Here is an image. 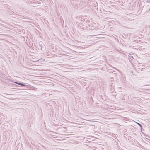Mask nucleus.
Masks as SVG:
<instances>
[{
    "label": "nucleus",
    "mask_w": 150,
    "mask_h": 150,
    "mask_svg": "<svg viewBox=\"0 0 150 150\" xmlns=\"http://www.w3.org/2000/svg\"><path fill=\"white\" fill-rule=\"evenodd\" d=\"M135 122L137 124L139 125V126L140 125H141L140 124L138 123H137V122Z\"/></svg>",
    "instance_id": "7ed1b4c3"
},
{
    "label": "nucleus",
    "mask_w": 150,
    "mask_h": 150,
    "mask_svg": "<svg viewBox=\"0 0 150 150\" xmlns=\"http://www.w3.org/2000/svg\"><path fill=\"white\" fill-rule=\"evenodd\" d=\"M139 126L141 128V130H142V125H140Z\"/></svg>",
    "instance_id": "f03ea898"
},
{
    "label": "nucleus",
    "mask_w": 150,
    "mask_h": 150,
    "mask_svg": "<svg viewBox=\"0 0 150 150\" xmlns=\"http://www.w3.org/2000/svg\"><path fill=\"white\" fill-rule=\"evenodd\" d=\"M15 83L16 84H18L20 85H22L23 86H25V85L24 84H23L21 83H20L15 82Z\"/></svg>",
    "instance_id": "f257e3e1"
}]
</instances>
